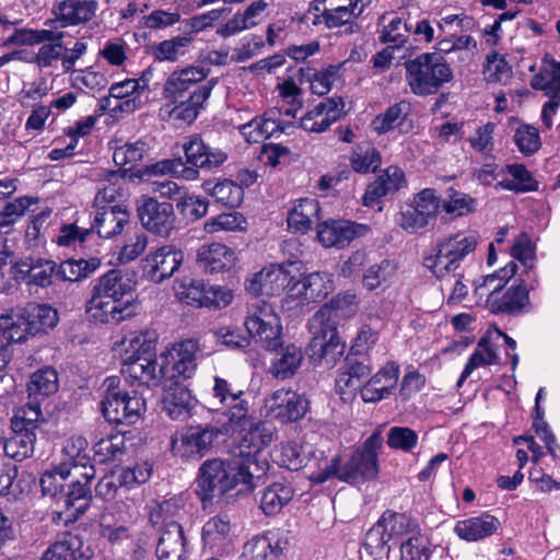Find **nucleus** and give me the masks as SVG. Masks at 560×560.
Instances as JSON below:
<instances>
[{"mask_svg":"<svg viewBox=\"0 0 560 560\" xmlns=\"http://www.w3.org/2000/svg\"><path fill=\"white\" fill-rule=\"evenodd\" d=\"M268 464L242 451L228 458L206 459L196 478V493L202 503L248 495L265 476Z\"/></svg>","mask_w":560,"mask_h":560,"instance_id":"obj_1","label":"nucleus"},{"mask_svg":"<svg viewBox=\"0 0 560 560\" xmlns=\"http://www.w3.org/2000/svg\"><path fill=\"white\" fill-rule=\"evenodd\" d=\"M406 81L411 92L419 96L432 95L453 79V71L436 52H423L405 62Z\"/></svg>","mask_w":560,"mask_h":560,"instance_id":"obj_2","label":"nucleus"},{"mask_svg":"<svg viewBox=\"0 0 560 560\" xmlns=\"http://www.w3.org/2000/svg\"><path fill=\"white\" fill-rule=\"evenodd\" d=\"M129 223V212L122 206H105L96 212L91 229H81L74 224L63 225L58 243L70 246L75 242L84 243L86 236L96 231L100 237L109 238L121 233Z\"/></svg>","mask_w":560,"mask_h":560,"instance_id":"obj_3","label":"nucleus"},{"mask_svg":"<svg viewBox=\"0 0 560 560\" xmlns=\"http://www.w3.org/2000/svg\"><path fill=\"white\" fill-rule=\"evenodd\" d=\"M198 351V341L187 339L163 352L159 358L162 381L165 384L179 385L182 382L191 378L197 370L196 354Z\"/></svg>","mask_w":560,"mask_h":560,"instance_id":"obj_4","label":"nucleus"},{"mask_svg":"<svg viewBox=\"0 0 560 560\" xmlns=\"http://www.w3.org/2000/svg\"><path fill=\"white\" fill-rule=\"evenodd\" d=\"M477 237L475 235L464 236L460 233L440 240L433 255L425 258V266L436 277H444L446 273L458 268L459 262L476 249Z\"/></svg>","mask_w":560,"mask_h":560,"instance_id":"obj_5","label":"nucleus"},{"mask_svg":"<svg viewBox=\"0 0 560 560\" xmlns=\"http://www.w3.org/2000/svg\"><path fill=\"white\" fill-rule=\"evenodd\" d=\"M174 291L180 302L195 307L221 308L231 304L233 300L230 289L188 276L175 281Z\"/></svg>","mask_w":560,"mask_h":560,"instance_id":"obj_6","label":"nucleus"},{"mask_svg":"<svg viewBox=\"0 0 560 560\" xmlns=\"http://www.w3.org/2000/svg\"><path fill=\"white\" fill-rule=\"evenodd\" d=\"M248 335L268 351L282 347V324L273 307L266 303L252 305L244 323Z\"/></svg>","mask_w":560,"mask_h":560,"instance_id":"obj_7","label":"nucleus"},{"mask_svg":"<svg viewBox=\"0 0 560 560\" xmlns=\"http://www.w3.org/2000/svg\"><path fill=\"white\" fill-rule=\"evenodd\" d=\"M137 215L141 225L158 236L168 237L175 230L176 215L171 202L141 196L137 200Z\"/></svg>","mask_w":560,"mask_h":560,"instance_id":"obj_8","label":"nucleus"},{"mask_svg":"<svg viewBox=\"0 0 560 560\" xmlns=\"http://www.w3.org/2000/svg\"><path fill=\"white\" fill-rule=\"evenodd\" d=\"M441 208V198L433 188H424L419 191L410 206L400 212V226L409 232L415 233L420 229L434 223Z\"/></svg>","mask_w":560,"mask_h":560,"instance_id":"obj_9","label":"nucleus"},{"mask_svg":"<svg viewBox=\"0 0 560 560\" xmlns=\"http://www.w3.org/2000/svg\"><path fill=\"white\" fill-rule=\"evenodd\" d=\"M57 264L54 260L45 258L27 257L16 261L11 267L12 278L18 283H24L28 288H48L56 289L57 282Z\"/></svg>","mask_w":560,"mask_h":560,"instance_id":"obj_10","label":"nucleus"},{"mask_svg":"<svg viewBox=\"0 0 560 560\" xmlns=\"http://www.w3.org/2000/svg\"><path fill=\"white\" fill-rule=\"evenodd\" d=\"M345 351L346 342L341 340L337 327L320 326L307 347L312 363L328 369L336 365Z\"/></svg>","mask_w":560,"mask_h":560,"instance_id":"obj_11","label":"nucleus"},{"mask_svg":"<svg viewBox=\"0 0 560 560\" xmlns=\"http://www.w3.org/2000/svg\"><path fill=\"white\" fill-rule=\"evenodd\" d=\"M144 400L137 396L122 394H104L101 401V411L104 418L115 424H132L144 410Z\"/></svg>","mask_w":560,"mask_h":560,"instance_id":"obj_12","label":"nucleus"},{"mask_svg":"<svg viewBox=\"0 0 560 560\" xmlns=\"http://www.w3.org/2000/svg\"><path fill=\"white\" fill-rule=\"evenodd\" d=\"M136 284L132 275L119 269H110L97 280L93 291L125 306H135Z\"/></svg>","mask_w":560,"mask_h":560,"instance_id":"obj_13","label":"nucleus"},{"mask_svg":"<svg viewBox=\"0 0 560 560\" xmlns=\"http://www.w3.org/2000/svg\"><path fill=\"white\" fill-rule=\"evenodd\" d=\"M332 276L325 271L312 272L301 280L293 281L289 289V299L300 301L301 305L318 303L334 291Z\"/></svg>","mask_w":560,"mask_h":560,"instance_id":"obj_14","label":"nucleus"},{"mask_svg":"<svg viewBox=\"0 0 560 560\" xmlns=\"http://www.w3.org/2000/svg\"><path fill=\"white\" fill-rule=\"evenodd\" d=\"M293 277L282 265H271L255 273L245 283V289L254 296H275L284 289H290Z\"/></svg>","mask_w":560,"mask_h":560,"instance_id":"obj_15","label":"nucleus"},{"mask_svg":"<svg viewBox=\"0 0 560 560\" xmlns=\"http://www.w3.org/2000/svg\"><path fill=\"white\" fill-rule=\"evenodd\" d=\"M371 372L372 368L368 355L349 352L335 382L337 393L347 395L355 393L358 389L361 390Z\"/></svg>","mask_w":560,"mask_h":560,"instance_id":"obj_16","label":"nucleus"},{"mask_svg":"<svg viewBox=\"0 0 560 560\" xmlns=\"http://www.w3.org/2000/svg\"><path fill=\"white\" fill-rule=\"evenodd\" d=\"M98 8L95 0H62L52 5L54 19L45 22L46 26L58 24L60 27L78 25L90 21Z\"/></svg>","mask_w":560,"mask_h":560,"instance_id":"obj_17","label":"nucleus"},{"mask_svg":"<svg viewBox=\"0 0 560 560\" xmlns=\"http://www.w3.org/2000/svg\"><path fill=\"white\" fill-rule=\"evenodd\" d=\"M503 284H498L489 293L487 304L492 314L516 315L529 304L528 289L524 280L501 293Z\"/></svg>","mask_w":560,"mask_h":560,"instance_id":"obj_18","label":"nucleus"},{"mask_svg":"<svg viewBox=\"0 0 560 560\" xmlns=\"http://www.w3.org/2000/svg\"><path fill=\"white\" fill-rule=\"evenodd\" d=\"M184 260V253L173 246H162L144 259L143 271L145 276L161 283L172 277Z\"/></svg>","mask_w":560,"mask_h":560,"instance_id":"obj_19","label":"nucleus"},{"mask_svg":"<svg viewBox=\"0 0 560 560\" xmlns=\"http://www.w3.org/2000/svg\"><path fill=\"white\" fill-rule=\"evenodd\" d=\"M366 226L346 220L325 221L317 225V238L325 247L343 248L363 234Z\"/></svg>","mask_w":560,"mask_h":560,"instance_id":"obj_20","label":"nucleus"},{"mask_svg":"<svg viewBox=\"0 0 560 560\" xmlns=\"http://www.w3.org/2000/svg\"><path fill=\"white\" fill-rule=\"evenodd\" d=\"M183 151L186 158V164H190L191 168L211 170L222 165L228 154L218 148H212L206 143L200 137L192 136L183 144Z\"/></svg>","mask_w":560,"mask_h":560,"instance_id":"obj_21","label":"nucleus"},{"mask_svg":"<svg viewBox=\"0 0 560 560\" xmlns=\"http://www.w3.org/2000/svg\"><path fill=\"white\" fill-rule=\"evenodd\" d=\"M399 377V366L387 362L376 374L369 376L361 388V398L365 402H377L388 397L395 389Z\"/></svg>","mask_w":560,"mask_h":560,"instance_id":"obj_22","label":"nucleus"},{"mask_svg":"<svg viewBox=\"0 0 560 560\" xmlns=\"http://www.w3.org/2000/svg\"><path fill=\"white\" fill-rule=\"evenodd\" d=\"M220 430L212 425H195L187 428L180 435L183 456L203 457L219 438Z\"/></svg>","mask_w":560,"mask_h":560,"instance_id":"obj_23","label":"nucleus"},{"mask_svg":"<svg viewBox=\"0 0 560 560\" xmlns=\"http://www.w3.org/2000/svg\"><path fill=\"white\" fill-rule=\"evenodd\" d=\"M86 313L100 323H119L131 317L136 313V306H125L92 290V295L86 302Z\"/></svg>","mask_w":560,"mask_h":560,"instance_id":"obj_24","label":"nucleus"},{"mask_svg":"<svg viewBox=\"0 0 560 560\" xmlns=\"http://www.w3.org/2000/svg\"><path fill=\"white\" fill-rule=\"evenodd\" d=\"M121 373L139 384L156 386L163 380L156 358L124 355Z\"/></svg>","mask_w":560,"mask_h":560,"instance_id":"obj_25","label":"nucleus"},{"mask_svg":"<svg viewBox=\"0 0 560 560\" xmlns=\"http://www.w3.org/2000/svg\"><path fill=\"white\" fill-rule=\"evenodd\" d=\"M186 539L183 528L176 521L161 527L156 546L159 560H184Z\"/></svg>","mask_w":560,"mask_h":560,"instance_id":"obj_26","label":"nucleus"},{"mask_svg":"<svg viewBox=\"0 0 560 560\" xmlns=\"http://www.w3.org/2000/svg\"><path fill=\"white\" fill-rule=\"evenodd\" d=\"M342 475L340 481L349 485H360L374 480L378 476V462L353 451L347 460H342Z\"/></svg>","mask_w":560,"mask_h":560,"instance_id":"obj_27","label":"nucleus"},{"mask_svg":"<svg viewBox=\"0 0 560 560\" xmlns=\"http://www.w3.org/2000/svg\"><path fill=\"white\" fill-rule=\"evenodd\" d=\"M236 260L232 248L221 243L202 245L197 250L196 261L206 272H220L231 269Z\"/></svg>","mask_w":560,"mask_h":560,"instance_id":"obj_28","label":"nucleus"},{"mask_svg":"<svg viewBox=\"0 0 560 560\" xmlns=\"http://www.w3.org/2000/svg\"><path fill=\"white\" fill-rule=\"evenodd\" d=\"M355 294L350 291L338 293L314 315V322L325 327H337L339 320L354 313Z\"/></svg>","mask_w":560,"mask_h":560,"instance_id":"obj_29","label":"nucleus"},{"mask_svg":"<svg viewBox=\"0 0 560 560\" xmlns=\"http://www.w3.org/2000/svg\"><path fill=\"white\" fill-rule=\"evenodd\" d=\"M58 323V311L48 304L31 303L22 310V325L26 326L25 329L32 336L46 334Z\"/></svg>","mask_w":560,"mask_h":560,"instance_id":"obj_30","label":"nucleus"},{"mask_svg":"<svg viewBox=\"0 0 560 560\" xmlns=\"http://www.w3.org/2000/svg\"><path fill=\"white\" fill-rule=\"evenodd\" d=\"M166 392L162 399V409L173 420H184L196 406L197 399L186 386L164 384Z\"/></svg>","mask_w":560,"mask_h":560,"instance_id":"obj_31","label":"nucleus"},{"mask_svg":"<svg viewBox=\"0 0 560 560\" xmlns=\"http://www.w3.org/2000/svg\"><path fill=\"white\" fill-rule=\"evenodd\" d=\"M218 78H212L205 84L197 86L192 92H189L187 100H179L172 110L171 117L175 120H183L184 122L191 124L202 108L203 103L209 98L212 89L218 83Z\"/></svg>","mask_w":560,"mask_h":560,"instance_id":"obj_32","label":"nucleus"},{"mask_svg":"<svg viewBox=\"0 0 560 560\" xmlns=\"http://www.w3.org/2000/svg\"><path fill=\"white\" fill-rule=\"evenodd\" d=\"M271 400V410L282 422L298 421L307 411V400L292 390H277Z\"/></svg>","mask_w":560,"mask_h":560,"instance_id":"obj_33","label":"nucleus"},{"mask_svg":"<svg viewBox=\"0 0 560 560\" xmlns=\"http://www.w3.org/2000/svg\"><path fill=\"white\" fill-rule=\"evenodd\" d=\"M406 183L405 173L398 166L387 167L383 174L371 183L363 196V205L373 207L389 192L397 191Z\"/></svg>","mask_w":560,"mask_h":560,"instance_id":"obj_34","label":"nucleus"},{"mask_svg":"<svg viewBox=\"0 0 560 560\" xmlns=\"http://www.w3.org/2000/svg\"><path fill=\"white\" fill-rule=\"evenodd\" d=\"M40 560H93V551L90 547H84L77 535L67 534L54 542Z\"/></svg>","mask_w":560,"mask_h":560,"instance_id":"obj_35","label":"nucleus"},{"mask_svg":"<svg viewBox=\"0 0 560 560\" xmlns=\"http://www.w3.org/2000/svg\"><path fill=\"white\" fill-rule=\"evenodd\" d=\"M358 8V0H341L340 5L325 7L323 9V21L327 28L340 27L342 25H349L346 30V34H352L358 31V25L354 24V20L361 13V9L355 13Z\"/></svg>","mask_w":560,"mask_h":560,"instance_id":"obj_36","label":"nucleus"},{"mask_svg":"<svg viewBox=\"0 0 560 560\" xmlns=\"http://www.w3.org/2000/svg\"><path fill=\"white\" fill-rule=\"evenodd\" d=\"M544 65L539 72L530 80V86L535 90H541L550 100L560 102V62L555 59L542 60Z\"/></svg>","mask_w":560,"mask_h":560,"instance_id":"obj_37","label":"nucleus"},{"mask_svg":"<svg viewBox=\"0 0 560 560\" xmlns=\"http://www.w3.org/2000/svg\"><path fill=\"white\" fill-rule=\"evenodd\" d=\"M59 387L58 373L52 366H44L31 374L26 384L28 398L44 400Z\"/></svg>","mask_w":560,"mask_h":560,"instance_id":"obj_38","label":"nucleus"},{"mask_svg":"<svg viewBox=\"0 0 560 560\" xmlns=\"http://www.w3.org/2000/svg\"><path fill=\"white\" fill-rule=\"evenodd\" d=\"M499 524L494 516L487 514L459 521L454 530L462 539L477 541L491 536L498 529Z\"/></svg>","mask_w":560,"mask_h":560,"instance_id":"obj_39","label":"nucleus"},{"mask_svg":"<svg viewBox=\"0 0 560 560\" xmlns=\"http://www.w3.org/2000/svg\"><path fill=\"white\" fill-rule=\"evenodd\" d=\"M294 490L289 483L273 482L262 490L259 508L267 516L277 515L292 500Z\"/></svg>","mask_w":560,"mask_h":560,"instance_id":"obj_40","label":"nucleus"},{"mask_svg":"<svg viewBox=\"0 0 560 560\" xmlns=\"http://www.w3.org/2000/svg\"><path fill=\"white\" fill-rule=\"evenodd\" d=\"M175 175L185 179H196L199 175L198 170L185 166L182 158L165 159L154 164L144 165L137 171V177L143 179L152 175Z\"/></svg>","mask_w":560,"mask_h":560,"instance_id":"obj_41","label":"nucleus"},{"mask_svg":"<svg viewBox=\"0 0 560 560\" xmlns=\"http://www.w3.org/2000/svg\"><path fill=\"white\" fill-rule=\"evenodd\" d=\"M91 499V487L78 479L67 486V490L58 498V503L68 511L73 510L72 516L78 517L86 511Z\"/></svg>","mask_w":560,"mask_h":560,"instance_id":"obj_42","label":"nucleus"},{"mask_svg":"<svg viewBox=\"0 0 560 560\" xmlns=\"http://www.w3.org/2000/svg\"><path fill=\"white\" fill-rule=\"evenodd\" d=\"M203 189L219 202L228 208H237L244 199V190L237 183L223 179L218 183L207 180L203 183Z\"/></svg>","mask_w":560,"mask_h":560,"instance_id":"obj_43","label":"nucleus"},{"mask_svg":"<svg viewBox=\"0 0 560 560\" xmlns=\"http://www.w3.org/2000/svg\"><path fill=\"white\" fill-rule=\"evenodd\" d=\"M101 265L96 257L67 259L57 265V281L78 282L90 277Z\"/></svg>","mask_w":560,"mask_h":560,"instance_id":"obj_44","label":"nucleus"},{"mask_svg":"<svg viewBox=\"0 0 560 560\" xmlns=\"http://www.w3.org/2000/svg\"><path fill=\"white\" fill-rule=\"evenodd\" d=\"M318 212L319 203L316 199H300L288 215V225L296 232L304 233L312 228L314 219L318 218Z\"/></svg>","mask_w":560,"mask_h":560,"instance_id":"obj_45","label":"nucleus"},{"mask_svg":"<svg viewBox=\"0 0 560 560\" xmlns=\"http://www.w3.org/2000/svg\"><path fill=\"white\" fill-rule=\"evenodd\" d=\"M316 469L308 475L311 482L319 485L330 479H338L342 475V458L340 455H335L331 458L324 456V452L315 451L312 455Z\"/></svg>","mask_w":560,"mask_h":560,"instance_id":"obj_46","label":"nucleus"},{"mask_svg":"<svg viewBox=\"0 0 560 560\" xmlns=\"http://www.w3.org/2000/svg\"><path fill=\"white\" fill-rule=\"evenodd\" d=\"M148 151V144L142 141L138 140L136 142H127L121 147H118L115 149L113 154V160L116 165L124 166V165H130L129 168L121 170V176L126 177L129 173V177H137V172H133V166L142 161L144 158V154Z\"/></svg>","mask_w":560,"mask_h":560,"instance_id":"obj_47","label":"nucleus"},{"mask_svg":"<svg viewBox=\"0 0 560 560\" xmlns=\"http://www.w3.org/2000/svg\"><path fill=\"white\" fill-rule=\"evenodd\" d=\"M201 535L205 545L211 549L224 547L231 535L230 518L222 515L211 517L203 525Z\"/></svg>","mask_w":560,"mask_h":560,"instance_id":"obj_48","label":"nucleus"},{"mask_svg":"<svg viewBox=\"0 0 560 560\" xmlns=\"http://www.w3.org/2000/svg\"><path fill=\"white\" fill-rule=\"evenodd\" d=\"M303 353L301 348L291 343L283 350L279 359L270 366V373L278 380L292 377L301 365Z\"/></svg>","mask_w":560,"mask_h":560,"instance_id":"obj_49","label":"nucleus"},{"mask_svg":"<svg viewBox=\"0 0 560 560\" xmlns=\"http://www.w3.org/2000/svg\"><path fill=\"white\" fill-rule=\"evenodd\" d=\"M498 355L495 350L490 346L488 337L483 336L478 341V348L468 359L467 364L462 372L460 377L457 381V387H460L463 383L470 376L474 370L481 365H489L497 363Z\"/></svg>","mask_w":560,"mask_h":560,"instance_id":"obj_50","label":"nucleus"},{"mask_svg":"<svg viewBox=\"0 0 560 560\" xmlns=\"http://www.w3.org/2000/svg\"><path fill=\"white\" fill-rule=\"evenodd\" d=\"M386 537L385 526L377 522L365 534L362 545L363 552L374 560L388 558L390 546Z\"/></svg>","mask_w":560,"mask_h":560,"instance_id":"obj_51","label":"nucleus"},{"mask_svg":"<svg viewBox=\"0 0 560 560\" xmlns=\"http://www.w3.org/2000/svg\"><path fill=\"white\" fill-rule=\"evenodd\" d=\"M446 198L441 199V207L443 210L455 217H464L476 211L477 200L463 191L456 190L453 187L446 190Z\"/></svg>","mask_w":560,"mask_h":560,"instance_id":"obj_52","label":"nucleus"},{"mask_svg":"<svg viewBox=\"0 0 560 560\" xmlns=\"http://www.w3.org/2000/svg\"><path fill=\"white\" fill-rule=\"evenodd\" d=\"M410 108L409 103L399 102L389 106L385 113L377 115L372 121L373 130L378 135L387 133L400 126Z\"/></svg>","mask_w":560,"mask_h":560,"instance_id":"obj_53","label":"nucleus"},{"mask_svg":"<svg viewBox=\"0 0 560 560\" xmlns=\"http://www.w3.org/2000/svg\"><path fill=\"white\" fill-rule=\"evenodd\" d=\"M283 552L282 541L275 535L262 536L249 545V558L242 560H279Z\"/></svg>","mask_w":560,"mask_h":560,"instance_id":"obj_54","label":"nucleus"},{"mask_svg":"<svg viewBox=\"0 0 560 560\" xmlns=\"http://www.w3.org/2000/svg\"><path fill=\"white\" fill-rule=\"evenodd\" d=\"M396 265L389 259H383L378 264L370 266L363 273L362 284L373 291L382 285H386L396 272Z\"/></svg>","mask_w":560,"mask_h":560,"instance_id":"obj_55","label":"nucleus"},{"mask_svg":"<svg viewBox=\"0 0 560 560\" xmlns=\"http://www.w3.org/2000/svg\"><path fill=\"white\" fill-rule=\"evenodd\" d=\"M13 433L14 435L4 444L5 454L16 460L30 457L34 452L36 441L35 431L28 429Z\"/></svg>","mask_w":560,"mask_h":560,"instance_id":"obj_56","label":"nucleus"},{"mask_svg":"<svg viewBox=\"0 0 560 560\" xmlns=\"http://www.w3.org/2000/svg\"><path fill=\"white\" fill-rule=\"evenodd\" d=\"M312 455H315V451L311 447L305 448L296 443L289 442L281 447L280 462L289 470L298 471L307 466L312 460Z\"/></svg>","mask_w":560,"mask_h":560,"instance_id":"obj_57","label":"nucleus"},{"mask_svg":"<svg viewBox=\"0 0 560 560\" xmlns=\"http://www.w3.org/2000/svg\"><path fill=\"white\" fill-rule=\"evenodd\" d=\"M71 476L69 464H60L54 469L46 471L40 478V488L45 495L59 498L63 493V481Z\"/></svg>","mask_w":560,"mask_h":560,"instance_id":"obj_58","label":"nucleus"},{"mask_svg":"<svg viewBox=\"0 0 560 560\" xmlns=\"http://www.w3.org/2000/svg\"><path fill=\"white\" fill-rule=\"evenodd\" d=\"M42 400H32L26 404L18 413L11 419V429L13 432H22L23 430L35 431L37 422L42 418L40 409Z\"/></svg>","mask_w":560,"mask_h":560,"instance_id":"obj_59","label":"nucleus"},{"mask_svg":"<svg viewBox=\"0 0 560 560\" xmlns=\"http://www.w3.org/2000/svg\"><path fill=\"white\" fill-rule=\"evenodd\" d=\"M191 43V37L187 35L175 36L151 46V51L158 61H175L182 49Z\"/></svg>","mask_w":560,"mask_h":560,"instance_id":"obj_60","label":"nucleus"},{"mask_svg":"<svg viewBox=\"0 0 560 560\" xmlns=\"http://www.w3.org/2000/svg\"><path fill=\"white\" fill-rule=\"evenodd\" d=\"M228 405V421L225 422L228 430H232L233 432L248 430L254 422L248 413V402L241 397L237 401L229 402Z\"/></svg>","mask_w":560,"mask_h":560,"instance_id":"obj_61","label":"nucleus"},{"mask_svg":"<svg viewBox=\"0 0 560 560\" xmlns=\"http://www.w3.org/2000/svg\"><path fill=\"white\" fill-rule=\"evenodd\" d=\"M428 545V539L422 535H412L400 540V560H430L432 553Z\"/></svg>","mask_w":560,"mask_h":560,"instance_id":"obj_62","label":"nucleus"},{"mask_svg":"<svg viewBox=\"0 0 560 560\" xmlns=\"http://www.w3.org/2000/svg\"><path fill=\"white\" fill-rule=\"evenodd\" d=\"M513 139L520 152L526 156L533 155L541 147L539 131L530 125L524 124L520 126L515 130Z\"/></svg>","mask_w":560,"mask_h":560,"instance_id":"obj_63","label":"nucleus"},{"mask_svg":"<svg viewBox=\"0 0 560 560\" xmlns=\"http://www.w3.org/2000/svg\"><path fill=\"white\" fill-rule=\"evenodd\" d=\"M378 522L385 526L386 537L395 545L400 542V537L409 533L410 520L405 514L385 512Z\"/></svg>","mask_w":560,"mask_h":560,"instance_id":"obj_64","label":"nucleus"}]
</instances>
